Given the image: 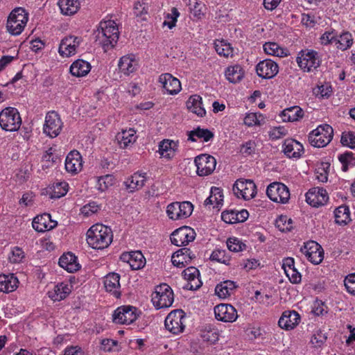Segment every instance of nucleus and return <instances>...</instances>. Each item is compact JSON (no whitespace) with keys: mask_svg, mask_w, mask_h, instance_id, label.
<instances>
[{"mask_svg":"<svg viewBox=\"0 0 355 355\" xmlns=\"http://www.w3.org/2000/svg\"><path fill=\"white\" fill-rule=\"evenodd\" d=\"M95 42L101 46L105 52L112 49L117 43L119 32L113 20L101 21L98 28L94 32Z\"/></svg>","mask_w":355,"mask_h":355,"instance_id":"nucleus-1","label":"nucleus"},{"mask_svg":"<svg viewBox=\"0 0 355 355\" xmlns=\"http://www.w3.org/2000/svg\"><path fill=\"white\" fill-rule=\"evenodd\" d=\"M112 239L111 228L102 224L96 223L87 232V243L94 249L103 250L107 248Z\"/></svg>","mask_w":355,"mask_h":355,"instance_id":"nucleus-2","label":"nucleus"},{"mask_svg":"<svg viewBox=\"0 0 355 355\" xmlns=\"http://www.w3.org/2000/svg\"><path fill=\"white\" fill-rule=\"evenodd\" d=\"M333 136L332 127L328 124H323L319 125L309 134V141L313 146L322 148L330 143Z\"/></svg>","mask_w":355,"mask_h":355,"instance_id":"nucleus-3","label":"nucleus"},{"mask_svg":"<svg viewBox=\"0 0 355 355\" xmlns=\"http://www.w3.org/2000/svg\"><path fill=\"white\" fill-rule=\"evenodd\" d=\"M173 300V290L166 284L156 286L155 292L152 294V302L157 309L171 306Z\"/></svg>","mask_w":355,"mask_h":355,"instance_id":"nucleus-4","label":"nucleus"},{"mask_svg":"<svg viewBox=\"0 0 355 355\" xmlns=\"http://www.w3.org/2000/svg\"><path fill=\"white\" fill-rule=\"evenodd\" d=\"M21 125V119L18 110L8 107L0 112V126L6 131H16Z\"/></svg>","mask_w":355,"mask_h":355,"instance_id":"nucleus-5","label":"nucleus"},{"mask_svg":"<svg viewBox=\"0 0 355 355\" xmlns=\"http://www.w3.org/2000/svg\"><path fill=\"white\" fill-rule=\"evenodd\" d=\"M185 313L182 310L172 311L165 319V327L173 334L182 333L185 328Z\"/></svg>","mask_w":355,"mask_h":355,"instance_id":"nucleus-6","label":"nucleus"},{"mask_svg":"<svg viewBox=\"0 0 355 355\" xmlns=\"http://www.w3.org/2000/svg\"><path fill=\"white\" fill-rule=\"evenodd\" d=\"M193 209V205L190 202H175L167 206L166 213L171 219L180 220L190 216Z\"/></svg>","mask_w":355,"mask_h":355,"instance_id":"nucleus-7","label":"nucleus"},{"mask_svg":"<svg viewBox=\"0 0 355 355\" xmlns=\"http://www.w3.org/2000/svg\"><path fill=\"white\" fill-rule=\"evenodd\" d=\"M299 67L304 71H311L320 64L318 53L313 50L301 51L297 58Z\"/></svg>","mask_w":355,"mask_h":355,"instance_id":"nucleus-8","label":"nucleus"},{"mask_svg":"<svg viewBox=\"0 0 355 355\" xmlns=\"http://www.w3.org/2000/svg\"><path fill=\"white\" fill-rule=\"evenodd\" d=\"M233 191L238 198L248 200L255 197L257 187L252 180L240 179L234 183Z\"/></svg>","mask_w":355,"mask_h":355,"instance_id":"nucleus-9","label":"nucleus"},{"mask_svg":"<svg viewBox=\"0 0 355 355\" xmlns=\"http://www.w3.org/2000/svg\"><path fill=\"white\" fill-rule=\"evenodd\" d=\"M266 193L268 198L275 202L285 204L290 199L288 188L280 182H273L269 184Z\"/></svg>","mask_w":355,"mask_h":355,"instance_id":"nucleus-10","label":"nucleus"},{"mask_svg":"<svg viewBox=\"0 0 355 355\" xmlns=\"http://www.w3.org/2000/svg\"><path fill=\"white\" fill-rule=\"evenodd\" d=\"M137 309L132 306H122L117 308L113 315V322L116 324H129L137 318Z\"/></svg>","mask_w":355,"mask_h":355,"instance_id":"nucleus-11","label":"nucleus"},{"mask_svg":"<svg viewBox=\"0 0 355 355\" xmlns=\"http://www.w3.org/2000/svg\"><path fill=\"white\" fill-rule=\"evenodd\" d=\"M300 251L306 256L307 259L315 265L322 262L324 258V250L320 245L313 241L304 243Z\"/></svg>","mask_w":355,"mask_h":355,"instance_id":"nucleus-12","label":"nucleus"},{"mask_svg":"<svg viewBox=\"0 0 355 355\" xmlns=\"http://www.w3.org/2000/svg\"><path fill=\"white\" fill-rule=\"evenodd\" d=\"M194 162L197 167V174L199 176H206L211 174L216 165V159L207 154L197 156Z\"/></svg>","mask_w":355,"mask_h":355,"instance_id":"nucleus-13","label":"nucleus"},{"mask_svg":"<svg viewBox=\"0 0 355 355\" xmlns=\"http://www.w3.org/2000/svg\"><path fill=\"white\" fill-rule=\"evenodd\" d=\"M62 122L55 112L47 113L44 125V133L51 138L57 137L61 132Z\"/></svg>","mask_w":355,"mask_h":355,"instance_id":"nucleus-14","label":"nucleus"},{"mask_svg":"<svg viewBox=\"0 0 355 355\" xmlns=\"http://www.w3.org/2000/svg\"><path fill=\"white\" fill-rule=\"evenodd\" d=\"M194 230L187 226L182 227L175 230L171 235V243L177 246L187 245L195 239Z\"/></svg>","mask_w":355,"mask_h":355,"instance_id":"nucleus-15","label":"nucleus"},{"mask_svg":"<svg viewBox=\"0 0 355 355\" xmlns=\"http://www.w3.org/2000/svg\"><path fill=\"white\" fill-rule=\"evenodd\" d=\"M216 320L224 322H233L238 318L236 309L228 304H220L214 307Z\"/></svg>","mask_w":355,"mask_h":355,"instance_id":"nucleus-16","label":"nucleus"},{"mask_svg":"<svg viewBox=\"0 0 355 355\" xmlns=\"http://www.w3.org/2000/svg\"><path fill=\"white\" fill-rule=\"evenodd\" d=\"M327 191L323 188L313 187L306 193V201L314 207L324 205L328 201Z\"/></svg>","mask_w":355,"mask_h":355,"instance_id":"nucleus-17","label":"nucleus"},{"mask_svg":"<svg viewBox=\"0 0 355 355\" xmlns=\"http://www.w3.org/2000/svg\"><path fill=\"white\" fill-rule=\"evenodd\" d=\"M256 71L259 77L270 79L277 74L279 67L275 61L270 59H266L257 64Z\"/></svg>","mask_w":355,"mask_h":355,"instance_id":"nucleus-18","label":"nucleus"},{"mask_svg":"<svg viewBox=\"0 0 355 355\" xmlns=\"http://www.w3.org/2000/svg\"><path fill=\"white\" fill-rule=\"evenodd\" d=\"M82 39L73 35H69L62 40L59 46V53L62 56H70L75 54L76 48L79 46Z\"/></svg>","mask_w":355,"mask_h":355,"instance_id":"nucleus-19","label":"nucleus"},{"mask_svg":"<svg viewBox=\"0 0 355 355\" xmlns=\"http://www.w3.org/2000/svg\"><path fill=\"white\" fill-rule=\"evenodd\" d=\"M32 225L33 229L37 232H44L55 227L58 223L51 219V216L49 214L44 213L35 217Z\"/></svg>","mask_w":355,"mask_h":355,"instance_id":"nucleus-20","label":"nucleus"},{"mask_svg":"<svg viewBox=\"0 0 355 355\" xmlns=\"http://www.w3.org/2000/svg\"><path fill=\"white\" fill-rule=\"evenodd\" d=\"M159 82L168 94H177L181 90L180 80L173 77L171 73H166L162 74L159 78Z\"/></svg>","mask_w":355,"mask_h":355,"instance_id":"nucleus-21","label":"nucleus"},{"mask_svg":"<svg viewBox=\"0 0 355 355\" xmlns=\"http://www.w3.org/2000/svg\"><path fill=\"white\" fill-rule=\"evenodd\" d=\"M300 321V315L295 311H285L279 320V326L284 329H294Z\"/></svg>","mask_w":355,"mask_h":355,"instance_id":"nucleus-22","label":"nucleus"},{"mask_svg":"<svg viewBox=\"0 0 355 355\" xmlns=\"http://www.w3.org/2000/svg\"><path fill=\"white\" fill-rule=\"evenodd\" d=\"M121 260L129 263L132 270H139L146 264V259L139 251L123 253Z\"/></svg>","mask_w":355,"mask_h":355,"instance_id":"nucleus-23","label":"nucleus"},{"mask_svg":"<svg viewBox=\"0 0 355 355\" xmlns=\"http://www.w3.org/2000/svg\"><path fill=\"white\" fill-rule=\"evenodd\" d=\"M83 167L82 157L77 150L71 151L67 156L65 160V168L71 173H77L80 171Z\"/></svg>","mask_w":355,"mask_h":355,"instance_id":"nucleus-24","label":"nucleus"},{"mask_svg":"<svg viewBox=\"0 0 355 355\" xmlns=\"http://www.w3.org/2000/svg\"><path fill=\"white\" fill-rule=\"evenodd\" d=\"M195 257L190 249L184 248L177 250L172 256L171 261L173 266L183 268Z\"/></svg>","mask_w":355,"mask_h":355,"instance_id":"nucleus-25","label":"nucleus"},{"mask_svg":"<svg viewBox=\"0 0 355 355\" xmlns=\"http://www.w3.org/2000/svg\"><path fill=\"white\" fill-rule=\"evenodd\" d=\"M283 151L288 157H300L304 153L302 144L293 139H286L283 144Z\"/></svg>","mask_w":355,"mask_h":355,"instance_id":"nucleus-26","label":"nucleus"},{"mask_svg":"<svg viewBox=\"0 0 355 355\" xmlns=\"http://www.w3.org/2000/svg\"><path fill=\"white\" fill-rule=\"evenodd\" d=\"M120 275L115 272H111L107 275L104 279V286L107 292L119 298L121 296L120 288Z\"/></svg>","mask_w":355,"mask_h":355,"instance_id":"nucleus-27","label":"nucleus"},{"mask_svg":"<svg viewBox=\"0 0 355 355\" xmlns=\"http://www.w3.org/2000/svg\"><path fill=\"white\" fill-rule=\"evenodd\" d=\"M146 179V173L136 172L125 182L126 189L130 192L139 190L144 187Z\"/></svg>","mask_w":355,"mask_h":355,"instance_id":"nucleus-28","label":"nucleus"},{"mask_svg":"<svg viewBox=\"0 0 355 355\" xmlns=\"http://www.w3.org/2000/svg\"><path fill=\"white\" fill-rule=\"evenodd\" d=\"M187 109L196 114L198 116L203 117L206 114V111L202 106V101L201 96L195 94L191 96L187 100Z\"/></svg>","mask_w":355,"mask_h":355,"instance_id":"nucleus-29","label":"nucleus"},{"mask_svg":"<svg viewBox=\"0 0 355 355\" xmlns=\"http://www.w3.org/2000/svg\"><path fill=\"white\" fill-rule=\"evenodd\" d=\"M59 265L69 272H74L80 268L76 257L71 252L64 254L61 256L59 259Z\"/></svg>","mask_w":355,"mask_h":355,"instance_id":"nucleus-30","label":"nucleus"},{"mask_svg":"<svg viewBox=\"0 0 355 355\" xmlns=\"http://www.w3.org/2000/svg\"><path fill=\"white\" fill-rule=\"evenodd\" d=\"M18 279L13 274L0 275V292L10 293L18 287Z\"/></svg>","mask_w":355,"mask_h":355,"instance_id":"nucleus-31","label":"nucleus"},{"mask_svg":"<svg viewBox=\"0 0 355 355\" xmlns=\"http://www.w3.org/2000/svg\"><path fill=\"white\" fill-rule=\"evenodd\" d=\"M135 134V130L132 128L122 130L116 135V139L121 148H125L136 141Z\"/></svg>","mask_w":355,"mask_h":355,"instance_id":"nucleus-32","label":"nucleus"},{"mask_svg":"<svg viewBox=\"0 0 355 355\" xmlns=\"http://www.w3.org/2000/svg\"><path fill=\"white\" fill-rule=\"evenodd\" d=\"M91 69L90 64L83 60H77L70 67L71 73L76 77L86 76Z\"/></svg>","mask_w":355,"mask_h":355,"instance_id":"nucleus-33","label":"nucleus"},{"mask_svg":"<svg viewBox=\"0 0 355 355\" xmlns=\"http://www.w3.org/2000/svg\"><path fill=\"white\" fill-rule=\"evenodd\" d=\"M236 288L234 282L227 280L217 284L215 288V293L220 298L229 297L232 292Z\"/></svg>","mask_w":355,"mask_h":355,"instance_id":"nucleus-34","label":"nucleus"},{"mask_svg":"<svg viewBox=\"0 0 355 355\" xmlns=\"http://www.w3.org/2000/svg\"><path fill=\"white\" fill-rule=\"evenodd\" d=\"M304 116V111L299 106L286 108L282 112L284 121H296Z\"/></svg>","mask_w":355,"mask_h":355,"instance_id":"nucleus-35","label":"nucleus"},{"mask_svg":"<svg viewBox=\"0 0 355 355\" xmlns=\"http://www.w3.org/2000/svg\"><path fill=\"white\" fill-rule=\"evenodd\" d=\"M78 0H59L58 6L61 12L65 15L75 14L79 8Z\"/></svg>","mask_w":355,"mask_h":355,"instance_id":"nucleus-36","label":"nucleus"},{"mask_svg":"<svg viewBox=\"0 0 355 355\" xmlns=\"http://www.w3.org/2000/svg\"><path fill=\"white\" fill-rule=\"evenodd\" d=\"M188 140L191 141H196L195 137L202 139L203 141L207 142L212 139L214 137V133L208 129H203L198 127L197 128L191 130L188 134Z\"/></svg>","mask_w":355,"mask_h":355,"instance_id":"nucleus-37","label":"nucleus"},{"mask_svg":"<svg viewBox=\"0 0 355 355\" xmlns=\"http://www.w3.org/2000/svg\"><path fill=\"white\" fill-rule=\"evenodd\" d=\"M243 70L239 64L229 67L225 71L226 78L230 82L234 83L240 81L243 78Z\"/></svg>","mask_w":355,"mask_h":355,"instance_id":"nucleus-38","label":"nucleus"},{"mask_svg":"<svg viewBox=\"0 0 355 355\" xmlns=\"http://www.w3.org/2000/svg\"><path fill=\"white\" fill-rule=\"evenodd\" d=\"M353 43L352 35L349 32H345L335 39V45L342 51L349 49Z\"/></svg>","mask_w":355,"mask_h":355,"instance_id":"nucleus-39","label":"nucleus"},{"mask_svg":"<svg viewBox=\"0 0 355 355\" xmlns=\"http://www.w3.org/2000/svg\"><path fill=\"white\" fill-rule=\"evenodd\" d=\"M201 337L204 341L215 343L218 340V331L216 328L211 325L205 326L202 330Z\"/></svg>","mask_w":355,"mask_h":355,"instance_id":"nucleus-40","label":"nucleus"},{"mask_svg":"<svg viewBox=\"0 0 355 355\" xmlns=\"http://www.w3.org/2000/svg\"><path fill=\"white\" fill-rule=\"evenodd\" d=\"M335 221L339 225H346L349 220V209L345 205L340 206L334 211Z\"/></svg>","mask_w":355,"mask_h":355,"instance_id":"nucleus-41","label":"nucleus"},{"mask_svg":"<svg viewBox=\"0 0 355 355\" xmlns=\"http://www.w3.org/2000/svg\"><path fill=\"white\" fill-rule=\"evenodd\" d=\"M215 49L218 55L228 58L233 55V48L231 46L230 43H227L225 40H216L214 42Z\"/></svg>","mask_w":355,"mask_h":355,"instance_id":"nucleus-42","label":"nucleus"},{"mask_svg":"<svg viewBox=\"0 0 355 355\" xmlns=\"http://www.w3.org/2000/svg\"><path fill=\"white\" fill-rule=\"evenodd\" d=\"M263 50L266 53L279 58L287 55L285 50L280 47L278 44L275 42H266L263 44Z\"/></svg>","mask_w":355,"mask_h":355,"instance_id":"nucleus-43","label":"nucleus"},{"mask_svg":"<svg viewBox=\"0 0 355 355\" xmlns=\"http://www.w3.org/2000/svg\"><path fill=\"white\" fill-rule=\"evenodd\" d=\"M68 191V184L66 182L54 183L50 194L51 198H60L64 196Z\"/></svg>","mask_w":355,"mask_h":355,"instance_id":"nucleus-44","label":"nucleus"},{"mask_svg":"<svg viewBox=\"0 0 355 355\" xmlns=\"http://www.w3.org/2000/svg\"><path fill=\"white\" fill-rule=\"evenodd\" d=\"M133 62L134 60L128 56L122 57L119 62V70L125 75L130 74L135 70Z\"/></svg>","mask_w":355,"mask_h":355,"instance_id":"nucleus-45","label":"nucleus"},{"mask_svg":"<svg viewBox=\"0 0 355 355\" xmlns=\"http://www.w3.org/2000/svg\"><path fill=\"white\" fill-rule=\"evenodd\" d=\"M209 259L211 261H215L227 266L230 264V258L226 254L225 250H223L218 249L214 250L210 255Z\"/></svg>","mask_w":355,"mask_h":355,"instance_id":"nucleus-46","label":"nucleus"},{"mask_svg":"<svg viewBox=\"0 0 355 355\" xmlns=\"http://www.w3.org/2000/svg\"><path fill=\"white\" fill-rule=\"evenodd\" d=\"M338 159L342 164V169L347 171L349 166L355 165V157L352 152H347L338 156Z\"/></svg>","mask_w":355,"mask_h":355,"instance_id":"nucleus-47","label":"nucleus"},{"mask_svg":"<svg viewBox=\"0 0 355 355\" xmlns=\"http://www.w3.org/2000/svg\"><path fill=\"white\" fill-rule=\"evenodd\" d=\"M293 221L286 216H280L275 221V226L281 232L291 231L293 228Z\"/></svg>","mask_w":355,"mask_h":355,"instance_id":"nucleus-48","label":"nucleus"},{"mask_svg":"<svg viewBox=\"0 0 355 355\" xmlns=\"http://www.w3.org/2000/svg\"><path fill=\"white\" fill-rule=\"evenodd\" d=\"M10 18L21 22V24H26L28 21V14L24 8H17L10 12L8 19Z\"/></svg>","mask_w":355,"mask_h":355,"instance_id":"nucleus-49","label":"nucleus"},{"mask_svg":"<svg viewBox=\"0 0 355 355\" xmlns=\"http://www.w3.org/2000/svg\"><path fill=\"white\" fill-rule=\"evenodd\" d=\"M26 24H21V22L10 18L8 19L6 27L9 33L12 35H17L22 32Z\"/></svg>","mask_w":355,"mask_h":355,"instance_id":"nucleus-50","label":"nucleus"},{"mask_svg":"<svg viewBox=\"0 0 355 355\" xmlns=\"http://www.w3.org/2000/svg\"><path fill=\"white\" fill-rule=\"evenodd\" d=\"M227 246L230 251L238 252L245 248V244L241 242L237 238H230L227 241Z\"/></svg>","mask_w":355,"mask_h":355,"instance_id":"nucleus-51","label":"nucleus"},{"mask_svg":"<svg viewBox=\"0 0 355 355\" xmlns=\"http://www.w3.org/2000/svg\"><path fill=\"white\" fill-rule=\"evenodd\" d=\"M70 293V288L67 284L63 283L55 286V300H61L64 299Z\"/></svg>","mask_w":355,"mask_h":355,"instance_id":"nucleus-52","label":"nucleus"},{"mask_svg":"<svg viewBox=\"0 0 355 355\" xmlns=\"http://www.w3.org/2000/svg\"><path fill=\"white\" fill-rule=\"evenodd\" d=\"M340 142L343 146H347L351 148H355V132H343L340 139Z\"/></svg>","mask_w":355,"mask_h":355,"instance_id":"nucleus-53","label":"nucleus"},{"mask_svg":"<svg viewBox=\"0 0 355 355\" xmlns=\"http://www.w3.org/2000/svg\"><path fill=\"white\" fill-rule=\"evenodd\" d=\"M173 142L169 140H164L162 141L159 146V152L162 157H170L171 153L168 151L171 152L172 144Z\"/></svg>","mask_w":355,"mask_h":355,"instance_id":"nucleus-54","label":"nucleus"},{"mask_svg":"<svg viewBox=\"0 0 355 355\" xmlns=\"http://www.w3.org/2000/svg\"><path fill=\"white\" fill-rule=\"evenodd\" d=\"M180 13L176 8H173L171 10V14H167L166 18L170 21H164L163 23L164 26H167L170 29L173 28L176 24L177 18L179 17Z\"/></svg>","mask_w":355,"mask_h":355,"instance_id":"nucleus-55","label":"nucleus"},{"mask_svg":"<svg viewBox=\"0 0 355 355\" xmlns=\"http://www.w3.org/2000/svg\"><path fill=\"white\" fill-rule=\"evenodd\" d=\"M326 340L327 336L322 331H318L312 336L311 344L313 347L318 348L324 344Z\"/></svg>","mask_w":355,"mask_h":355,"instance_id":"nucleus-56","label":"nucleus"},{"mask_svg":"<svg viewBox=\"0 0 355 355\" xmlns=\"http://www.w3.org/2000/svg\"><path fill=\"white\" fill-rule=\"evenodd\" d=\"M284 272L293 284H298L301 282V275L295 268H287Z\"/></svg>","mask_w":355,"mask_h":355,"instance_id":"nucleus-57","label":"nucleus"},{"mask_svg":"<svg viewBox=\"0 0 355 355\" xmlns=\"http://www.w3.org/2000/svg\"><path fill=\"white\" fill-rule=\"evenodd\" d=\"M222 220L226 223H237L239 214L234 211H225L221 214Z\"/></svg>","mask_w":355,"mask_h":355,"instance_id":"nucleus-58","label":"nucleus"},{"mask_svg":"<svg viewBox=\"0 0 355 355\" xmlns=\"http://www.w3.org/2000/svg\"><path fill=\"white\" fill-rule=\"evenodd\" d=\"M347 291L353 295H355V274L347 275L344 281Z\"/></svg>","mask_w":355,"mask_h":355,"instance_id":"nucleus-59","label":"nucleus"},{"mask_svg":"<svg viewBox=\"0 0 355 355\" xmlns=\"http://www.w3.org/2000/svg\"><path fill=\"white\" fill-rule=\"evenodd\" d=\"M288 134V130L283 126L275 127L270 132V137L272 139H278Z\"/></svg>","mask_w":355,"mask_h":355,"instance_id":"nucleus-60","label":"nucleus"},{"mask_svg":"<svg viewBox=\"0 0 355 355\" xmlns=\"http://www.w3.org/2000/svg\"><path fill=\"white\" fill-rule=\"evenodd\" d=\"M182 275L184 279L189 282L192 280L196 276H200L199 270L195 267H189L183 270Z\"/></svg>","mask_w":355,"mask_h":355,"instance_id":"nucleus-61","label":"nucleus"},{"mask_svg":"<svg viewBox=\"0 0 355 355\" xmlns=\"http://www.w3.org/2000/svg\"><path fill=\"white\" fill-rule=\"evenodd\" d=\"M24 257V253L23 250L15 247L12 251V255L9 257V259L12 263H19Z\"/></svg>","mask_w":355,"mask_h":355,"instance_id":"nucleus-62","label":"nucleus"},{"mask_svg":"<svg viewBox=\"0 0 355 355\" xmlns=\"http://www.w3.org/2000/svg\"><path fill=\"white\" fill-rule=\"evenodd\" d=\"M211 193L214 195V200L216 201V205H214V208H218L223 200V194L222 191L218 187H211Z\"/></svg>","mask_w":355,"mask_h":355,"instance_id":"nucleus-63","label":"nucleus"},{"mask_svg":"<svg viewBox=\"0 0 355 355\" xmlns=\"http://www.w3.org/2000/svg\"><path fill=\"white\" fill-rule=\"evenodd\" d=\"M199 277L200 276L195 277L194 279L187 282V285L184 288L191 291L198 289L202 286V282Z\"/></svg>","mask_w":355,"mask_h":355,"instance_id":"nucleus-64","label":"nucleus"}]
</instances>
